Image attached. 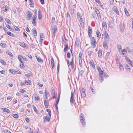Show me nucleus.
Masks as SVG:
<instances>
[{"label": "nucleus", "mask_w": 133, "mask_h": 133, "mask_svg": "<svg viewBox=\"0 0 133 133\" xmlns=\"http://www.w3.org/2000/svg\"><path fill=\"white\" fill-rule=\"evenodd\" d=\"M80 120L82 125L83 127L85 126V122L84 117L82 114H81L80 115Z\"/></svg>", "instance_id": "obj_1"}, {"label": "nucleus", "mask_w": 133, "mask_h": 133, "mask_svg": "<svg viewBox=\"0 0 133 133\" xmlns=\"http://www.w3.org/2000/svg\"><path fill=\"white\" fill-rule=\"evenodd\" d=\"M74 58V56H72L71 61L70 63H69V61L68 60H67V63L68 66H69L71 65V68L72 69H74L75 66L73 59Z\"/></svg>", "instance_id": "obj_2"}, {"label": "nucleus", "mask_w": 133, "mask_h": 133, "mask_svg": "<svg viewBox=\"0 0 133 133\" xmlns=\"http://www.w3.org/2000/svg\"><path fill=\"white\" fill-rule=\"evenodd\" d=\"M37 16L36 14H34L33 16L32 19V23L34 26H35L36 24V20Z\"/></svg>", "instance_id": "obj_3"}, {"label": "nucleus", "mask_w": 133, "mask_h": 133, "mask_svg": "<svg viewBox=\"0 0 133 133\" xmlns=\"http://www.w3.org/2000/svg\"><path fill=\"white\" fill-rule=\"evenodd\" d=\"M91 44L93 48H95L96 45V42L95 39L93 38L91 39Z\"/></svg>", "instance_id": "obj_4"}, {"label": "nucleus", "mask_w": 133, "mask_h": 133, "mask_svg": "<svg viewBox=\"0 0 133 133\" xmlns=\"http://www.w3.org/2000/svg\"><path fill=\"white\" fill-rule=\"evenodd\" d=\"M44 103L46 108H48L49 105V102L47 97H45L44 99Z\"/></svg>", "instance_id": "obj_5"}, {"label": "nucleus", "mask_w": 133, "mask_h": 133, "mask_svg": "<svg viewBox=\"0 0 133 133\" xmlns=\"http://www.w3.org/2000/svg\"><path fill=\"white\" fill-rule=\"evenodd\" d=\"M125 59L128 63L130 65L133 67V62L130 60V58L128 57L125 56Z\"/></svg>", "instance_id": "obj_6"}, {"label": "nucleus", "mask_w": 133, "mask_h": 133, "mask_svg": "<svg viewBox=\"0 0 133 133\" xmlns=\"http://www.w3.org/2000/svg\"><path fill=\"white\" fill-rule=\"evenodd\" d=\"M32 16V14L31 12L29 11H28V13L26 16V19L28 20H30V17H31Z\"/></svg>", "instance_id": "obj_7"}, {"label": "nucleus", "mask_w": 133, "mask_h": 133, "mask_svg": "<svg viewBox=\"0 0 133 133\" xmlns=\"http://www.w3.org/2000/svg\"><path fill=\"white\" fill-rule=\"evenodd\" d=\"M86 95L85 92L84 90V89H82V92L81 93V98H82L83 99L85 97Z\"/></svg>", "instance_id": "obj_8"}, {"label": "nucleus", "mask_w": 133, "mask_h": 133, "mask_svg": "<svg viewBox=\"0 0 133 133\" xmlns=\"http://www.w3.org/2000/svg\"><path fill=\"white\" fill-rule=\"evenodd\" d=\"M113 10L118 15H119V13L118 11V10L116 6H114L112 8Z\"/></svg>", "instance_id": "obj_9"}, {"label": "nucleus", "mask_w": 133, "mask_h": 133, "mask_svg": "<svg viewBox=\"0 0 133 133\" xmlns=\"http://www.w3.org/2000/svg\"><path fill=\"white\" fill-rule=\"evenodd\" d=\"M52 34L54 35V37L55 36V34L57 31V27L56 26H54L52 27Z\"/></svg>", "instance_id": "obj_10"}, {"label": "nucleus", "mask_w": 133, "mask_h": 133, "mask_svg": "<svg viewBox=\"0 0 133 133\" xmlns=\"http://www.w3.org/2000/svg\"><path fill=\"white\" fill-rule=\"evenodd\" d=\"M109 36L107 34V32H105L104 33V38L105 39V41H107L108 40Z\"/></svg>", "instance_id": "obj_11"}, {"label": "nucleus", "mask_w": 133, "mask_h": 133, "mask_svg": "<svg viewBox=\"0 0 133 133\" xmlns=\"http://www.w3.org/2000/svg\"><path fill=\"white\" fill-rule=\"evenodd\" d=\"M51 64L52 66V69L54 68L55 65H54V62L53 58L52 57H51Z\"/></svg>", "instance_id": "obj_12"}, {"label": "nucleus", "mask_w": 133, "mask_h": 133, "mask_svg": "<svg viewBox=\"0 0 133 133\" xmlns=\"http://www.w3.org/2000/svg\"><path fill=\"white\" fill-rule=\"evenodd\" d=\"M99 74L101 75H103V72L101 69L99 67L97 68Z\"/></svg>", "instance_id": "obj_13"}, {"label": "nucleus", "mask_w": 133, "mask_h": 133, "mask_svg": "<svg viewBox=\"0 0 133 133\" xmlns=\"http://www.w3.org/2000/svg\"><path fill=\"white\" fill-rule=\"evenodd\" d=\"M119 27L121 31H124V27L123 24H121L119 25Z\"/></svg>", "instance_id": "obj_14"}, {"label": "nucleus", "mask_w": 133, "mask_h": 133, "mask_svg": "<svg viewBox=\"0 0 133 133\" xmlns=\"http://www.w3.org/2000/svg\"><path fill=\"white\" fill-rule=\"evenodd\" d=\"M33 35L34 37H35L37 36V32L35 29L34 28L32 29Z\"/></svg>", "instance_id": "obj_15"}, {"label": "nucleus", "mask_w": 133, "mask_h": 133, "mask_svg": "<svg viewBox=\"0 0 133 133\" xmlns=\"http://www.w3.org/2000/svg\"><path fill=\"white\" fill-rule=\"evenodd\" d=\"M107 42V41H104L103 42V47L105 49H107L108 48V45L106 43Z\"/></svg>", "instance_id": "obj_16"}, {"label": "nucleus", "mask_w": 133, "mask_h": 133, "mask_svg": "<svg viewBox=\"0 0 133 133\" xmlns=\"http://www.w3.org/2000/svg\"><path fill=\"white\" fill-rule=\"evenodd\" d=\"M37 58V61L39 63H42L43 62V60L39 57H37V56H35Z\"/></svg>", "instance_id": "obj_17"}, {"label": "nucleus", "mask_w": 133, "mask_h": 133, "mask_svg": "<svg viewBox=\"0 0 133 133\" xmlns=\"http://www.w3.org/2000/svg\"><path fill=\"white\" fill-rule=\"evenodd\" d=\"M34 96L35 100L38 101L40 99V98L37 94H35Z\"/></svg>", "instance_id": "obj_18"}, {"label": "nucleus", "mask_w": 133, "mask_h": 133, "mask_svg": "<svg viewBox=\"0 0 133 133\" xmlns=\"http://www.w3.org/2000/svg\"><path fill=\"white\" fill-rule=\"evenodd\" d=\"M104 77L103 75L99 76V81L101 83L102 82L103 80Z\"/></svg>", "instance_id": "obj_19"}, {"label": "nucleus", "mask_w": 133, "mask_h": 133, "mask_svg": "<svg viewBox=\"0 0 133 133\" xmlns=\"http://www.w3.org/2000/svg\"><path fill=\"white\" fill-rule=\"evenodd\" d=\"M96 34L97 37L98 38H99L101 37V34L98 30H97L96 32Z\"/></svg>", "instance_id": "obj_20"}, {"label": "nucleus", "mask_w": 133, "mask_h": 133, "mask_svg": "<svg viewBox=\"0 0 133 133\" xmlns=\"http://www.w3.org/2000/svg\"><path fill=\"white\" fill-rule=\"evenodd\" d=\"M98 56L99 57L101 58L102 56V50L100 49L98 52Z\"/></svg>", "instance_id": "obj_21"}, {"label": "nucleus", "mask_w": 133, "mask_h": 133, "mask_svg": "<svg viewBox=\"0 0 133 133\" xmlns=\"http://www.w3.org/2000/svg\"><path fill=\"white\" fill-rule=\"evenodd\" d=\"M29 4L30 6L33 7L34 6V3L32 0H29Z\"/></svg>", "instance_id": "obj_22"}, {"label": "nucleus", "mask_w": 133, "mask_h": 133, "mask_svg": "<svg viewBox=\"0 0 133 133\" xmlns=\"http://www.w3.org/2000/svg\"><path fill=\"white\" fill-rule=\"evenodd\" d=\"M1 109L3 110V111L6 112L7 113H9L10 112V110L6 108H1Z\"/></svg>", "instance_id": "obj_23"}, {"label": "nucleus", "mask_w": 133, "mask_h": 133, "mask_svg": "<svg viewBox=\"0 0 133 133\" xmlns=\"http://www.w3.org/2000/svg\"><path fill=\"white\" fill-rule=\"evenodd\" d=\"M19 45L23 47H25L26 46V44L23 42H20L19 43Z\"/></svg>", "instance_id": "obj_24"}, {"label": "nucleus", "mask_w": 133, "mask_h": 133, "mask_svg": "<svg viewBox=\"0 0 133 133\" xmlns=\"http://www.w3.org/2000/svg\"><path fill=\"white\" fill-rule=\"evenodd\" d=\"M89 64L94 69H95V65L93 62L90 61L89 62Z\"/></svg>", "instance_id": "obj_25"}, {"label": "nucleus", "mask_w": 133, "mask_h": 133, "mask_svg": "<svg viewBox=\"0 0 133 133\" xmlns=\"http://www.w3.org/2000/svg\"><path fill=\"white\" fill-rule=\"evenodd\" d=\"M80 23V25L81 26V27L83 28L84 27V25L83 22V20L82 19H80V21H79Z\"/></svg>", "instance_id": "obj_26"}, {"label": "nucleus", "mask_w": 133, "mask_h": 133, "mask_svg": "<svg viewBox=\"0 0 133 133\" xmlns=\"http://www.w3.org/2000/svg\"><path fill=\"white\" fill-rule=\"evenodd\" d=\"M68 44H66L65 45V47L64 49V51L65 52L68 50Z\"/></svg>", "instance_id": "obj_27"}, {"label": "nucleus", "mask_w": 133, "mask_h": 133, "mask_svg": "<svg viewBox=\"0 0 133 133\" xmlns=\"http://www.w3.org/2000/svg\"><path fill=\"white\" fill-rule=\"evenodd\" d=\"M50 118L49 116L48 117L47 116H45L43 117V119H45L47 121L49 122L50 121Z\"/></svg>", "instance_id": "obj_28"}, {"label": "nucleus", "mask_w": 133, "mask_h": 133, "mask_svg": "<svg viewBox=\"0 0 133 133\" xmlns=\"http://www.w3.org/2000/svg\"><path fill=\"white\" fill-rule=\"evenodd\" d=\"M0 45L3 48H6L7 46L6 44L4 43H1L0 44Z\"/></svg>", "instance_id": "obj_29"}, {"label": "nucleus", "mask_w": 133, "mask_h": 133, "mask_svg": "<svg viewBox=\"0 0 133 133\" xmlns=\"http://www.w3.org/2000/svg\"><path fill=\"white\" fill-rule=\"evenodd\" d=\"M110 54L109 52H108L107 53L105 57V58L106 60L107 61L109 57L110 56Z\"/></svg>", "instance_id": "obj_30"}, {"label": "nucleus", "mask_w": 133, "mask_h": 133, "mask_svg": "<svg viewBox=\"0 0 133 133\" xmlns=\"http://www.w3.org/2000/svg\"><path fill=\"white\" fill-rule=\"evenodd\" d=\"M77 16L78 18L79 17L80 19H82V17L81 14L78 12L77 14Z\"/></svg>", "instance_id": "obj_31"}, {"label": "nucleus", "mask_w": 133, "mask_h": 133, "mask_svg": "<svg viewBox=\"0 0 133 133\" xmlns=\"http://www.w3.org/2000/svg\"><path fill=\"white\" fill-rule=\"evenodd\" d=\"M18 58L20 62L21 61H23L22 60H23V56L21 55H18Z\"/></svg>", "instance_id": "obj_32"}, {"label": "nucleus", "mask_w": 133, "mask_h": 133, "mask_svg": "<svg viewBox=\"0 0 133 133\" xmlns=\"http://www.w3.org/2000/svg\"><path fill=\"white\" fill-rule=\"evenodd\" d=\"M51 92L52 94V95H55V94H56V92L55 90V89L53 88H52L51 89Z\"/></svg>", "instance_id": "obj_33"}, {"label": "nucleus", "mask_w": 133, "mask_h": 133, "mask_svg": "<svg viewBox=\"0 0 133 133\" xmlns=\"http://www.w3.org/2000/svg\"><path fill=\"white\" fill-rule=\"evenodd\" d=\"M0 62L4 65H6V62L2 59H0Z\"/></svg>", "instance_id": "obj_34"}, {"label": "nucleus", "mask_w": 133, "mask_h": 133, "mask_svg": "<svg viewBox=\"0 0 133 133\" xmlns=\"http://www.w3.org/2000/svg\"><path fill=\"white\" fill-rule=\"evenodd\" d=\"M122 54L123 55V56H124L125 54H126L127 53V51L125 49H124L122 51Z\"/></svg>", "instance_id": "obj_35"}, {"label": "nucleus", "mask_w": 133, "mask_h": 133, "mask_svg": "<svg viewBox=\"0 0 133 133\" xmlns=\"http://www.w3.org/2000/svg\"><path fill=\"white\" fill-rule=\"evenodd\" d=\"M24 82L25 83V84H26L28 85L30 84L31 83L30 81L28 79L27 80H25Z\"/></svg>", "instance_id": "obj_36"}, {"label": "nucleus", "mask_w": 133, "mask_h": 133, "mask_svg": "<svg viewBox=\"0 0 133 133\" xmlns=\"http://www.w3.org/2000/svg\"><path fill=\"white\" fill-rule=\"evenodd\" d=\"M124 11L126 15L127 16H128V15H129V13L127 9L125 8H124Z\"/></svg>", "instance_id": "obj_37"}, {"label": "nucleus", "mask_w": 133, "mask_h": 133, "mask_svg": "<svg viewBox=\"0 0 133 133\" xmlns=\"http://www.w3.org/2000/svg\"><path fill=\"white\" fill-rule=\"evenodd\" d=\"M42 18V15L41 14V12L40 10L38 12V19L40 20Z\"/></svg>", "instance_id": "obj_38"}, {"label": "nucleus", "mask_w": 133, "mask_h": 133, "mask_svg": "<svg viewBox=\"0 0 133 133\" xmlns=\"http://www.w3.org/2000/svg\"><path fill=\"white\" fill-rule=\"evenodd\" d=\"M79 64L80 67H81L82 66V59H78Z\"/></svg>", "instance_id": "obj_39"}, {"label": "nucleus", "mask_w": 133, "mask_h": 133, "mask_svg": "<svg viewBox=\"0 0 133 133\" xmlns=\"http://www.w3.org/2000/svg\"><path fill=\"white\" fill-rule=\"evenodd\" d=\"M125 68L126 69H127V72H129L130 71V68L128 65L127 64L126 65Z\"/></svg>", "instance_id": "obj_40"}, {"label": "nucleus", "mask_w": 133, "mask_h": 133, "mask_svg": "<svg viewBox=\"0 0 133 133\" xmlns=\"http://www.w3.org/2000/svg\"><path fill=\"white\" fill-rule=\"evenodd\" d=\"M7 6H4L3 7L2 9L3 11H7Z\"/></svg>", "instance_id": "obj_41"}, {"label": "nucleus", "mask_w": 133, "mask_h": 133, "mask_svg": "<svg viewBox=\"0 0 133 133\" xmlns=\"http://www.w3.org/2000/svg\"><path fill=\"white\" fill-rule=\"evenodd\" d=\"M74 101V98H70V102L72 105H73L72 104L73 103Z\"/></svg>", "instance_id": "obj_42"}, {"label": "nucleus", "mask_w": 133, "mask_h": 133, "mask_svg": "<svg viewBox=\"0 0 133 133\" xmlns=\"http://www.w3.org/2000/svg\"><path fill=\"white\" fill-rule=\"evenodd\" d=\"M118 65L119 67V68L121 70H122L123 69V66L121 63H119Z\"/></svg>", "instance_id": "obj_43"}, {"label": "nucleus", "mask_w": 133, "mask_h": 133, "mask_svg": "<svg viewBox=\"0 0 133 133\" xmlns=\"http://www.w3.org/2000/svg\"><path fill=\"white\" fill-rule=\"evenodd\" d=\"M46 111L48 112V114L49 115V116H50V117H51V111L50 109H47L46 110Z\"/></svg>", "instance_id": "obj_44"}, {"label": "nucleus", "mask_w": 133, "mask_h": 133, "mask_svg": "<svg viewBox=\"0 0 133 133\" xmlns=\"http://www.w3.org/2000/svg\"><path fill=\"white\" fill-rule=\"evenodd\" d=\"M6 33L8 35H9L10 36L12 37L14 36V35L10 32H7Z\"/></svg>", "instance_id": "obj_45"}, {"label": "nucleus", "mask_w": 133, "mask_h": 133, "mask_svg": "<svg viewBox=\"0 0 133 133\" xmlns=\"http://www.w3.org/2000/svg\"><path fill=\"white\" fill-rule=\"evenodd\" d=\"M102 25L104 28H107V25L106 23L105 22H103L102 23Z\"/></svg>", "instance_id": "obj_46"}, {"label": "nucleus", "mask_w": 133, "mask_h": 133, "mask_svg": "<svg viewBox=\"0 0 133 133\" xmlns=\"http://www.w3.org/2000/svg\"><path fill=\"white\" fill-rule=\"evenodd\" d=\"M9 71L11 73L14 74L16 72V71L11 69L9 70Z\"/></svg>", "instance_id": "obj_47"}, {"label": "nucleus", "mask_w": 133, "mask_h": 133, "mask_svg": "<svg viewBox=\"0 0 133 133\" xmlns=\"http://www.w3.org/2000/svg\"><path fill=\"white\" fill-rule=\"evenodd\" d=\"M82 52L81 51L80 52H79V56H78V59H82Z\"/></svg>", "instance_id": "obj_48"}, {"label": "nucleus", "mask_w": 133, "mask_h": 133, "mask_svg": "<svg viewBox=\"0 0 133 133\" xmlns=\"http://www.w3.org/2000/svg\"><path fill=\"white\" fill-rule=\"evenodd\" d=\"M88 32H90L91 33L92 32V28L90 26H88Z\"/></svg>", "instance_id": "obj_49"}, {"label": "nucleus", "mask_w": 133, "mask_h": 133, "mask_svg": "<svg viewBox=\"0 0 133 133\" xmlns=\"http://www.w3.org/2000/svg\"><path fill=\"white\" fill-rule=\"evenodd\" d=\"M5 21L7 22V23H8L10 24L11 23V21H10L9 20V19L7 18H5Z\"/></svg>", "instance_id": "obj_50"}, {"label": "nucleus", "mask_w": 133, "mask_h": 133, "mask_svg": "<svg viewBox=\"0 0 133 133\" xmlns=\"http://www.w3.org/2000/svg\"><path fill=\"white\" fill-rule=\"evenodd\" d=\"M12 116L15 118H17L18 117V115L16 114H13L12 115Z\"/></svg>", "instance_id": "obj_51"}, {"label": "nucleus", "mask_w": 133, "mask_h": 133, "mask_svg": "<svg viewBox=\"0 0 133 133\" xmlns=\"http://www.w3.org/2000/svg\"><path fill=\"white\" fill-rule=\"evenodd\" d=\"M6 54H8L10 56H13V55L9 51H7L6 52Z\"/></svg>", "instance_id": "obj_52"}, {"label": "nucleus", "mask_w": 133, "mask_h": 133, "mask_svg": "<svg viewBox=\"0 0 133 133\" xmlns=\"http://www.w3.org/2000/svg\"><path fill=\"white\" fill-rule=\"evenodd\" d=\"M59 97L60 96H58V98L56 100V104H58L59 101Z\"/></svg>", "instance_id": "obj_53"}, {"label": "nucleus", "mask_w": 133, "mask_h": 133, "mask_svg": "<svg viewBox=\"0 0 133 133\" xmlns=\"http://www.w3.org/2000/svg\"><path fill=\"white\" fill-rule=\"evenodd\" d=\"M32 108H33L34 109V111L35 112H36L37 111V110L35 107L34 105H32Z\"/></svg>", "instance_id": "obj_54"}, {"label": "nucleus", "mask_w": 133, "mask_h": 133, "mask_svg": "<svg viewBox=\"0 0 133 133\" xmlns=\"http://www.w3.org/2000/svg\"><path fill=\"white\" fill-rule=\"evenodd\" d=\"M44 35L43 33H41L40 34V38H44Z\"/></svg>", "instance_id": "obj_55"}, {"label": "nucleus", "mask_w": 133, "mask_h": 133, "mask_svg": "<svg viewBox=\"0 0 133 133\" xmlns=\"http://www.w3.org/2000/svg\"><path fill=\"white\" fill-rule=\"evenodd\" d=\"M52 22L53 23H55V18L54 17H52V18L51 20Z\"/></svg>", "instance_id": "obj_56"}, {"label": "nucleus", "mask_w": 133, "mask_h": 133, "mask_svg": "<svg viewBox=\"0 0 133 133\" xmlns=\"http://www.w3.org/2000/svg\"><path fill=\"white\" fill-rule=\"evenodd\" d=\"M67 57L68 58H69L70 57V54L69 52H68L67 54Z\"/></svg>", "instance_id": "obj_57"}, {"label": "nucleus", "mask_w": 133, "mask_h": 133, "mask_svg": "<svg viewBox=\"0 0 133 133\" xmlns=\"http://www.w3.org/2000/svg\"><path fill=\"white\" fill-rule=\"evenodd\" d=\"M98 3L99 4V6L101 7V8H103V5L100 1Z\"/></svg>", "instance_id": "obj_58"}, {"label": "nucleus", "mask_w": 133, "mask_h": 133, "mask_svg": "<svg viewBox=\"0 0 133 133\" xmlns=\"http://www.w3.org/2000/svg\"><path fill=\"white\" fill-rule=\"evenodd\" d=\"M48 93V92L46 90L45 92V97H47V94Z\"/></svg>", "instance_id": "obj_59"}, {"label": "nucleus", "mask_w": 133, "mask_h": 133, "mask_svg": "<svg viewBox=\"0 0 133 133\" xmlns=\"http://www.w3.org/2000/svg\"><path fill=\"white\" fill-rule=\"evenodd\" d=\"M116 63H119V60L117 56L116 57Z\"/></svg>", "instance_id": "obj_60"}, {"label": "nucleus", "mask_w": 133, "mask_h": 133, "mask_svg": "<svg viewBox=\"0 0 133 133\" xmlns=\"http://www.w3.org/2000/svg\"><path fill=\"white\" fill-rule=\"evenodd\" d=\"M95 12L97 15L100 13L99 11L97 9H95Z\"/></svg>", "instance_id": "obj_61"}, {"label": "nucleus", "mask_w": 133, "mask_h": 133, "mask_svg": "<svg viewBox=\"0 0 133 133\" xmlns=\"http://www.w3.org/2000/svg\"><path fill=\"white\" fill-rule=\"evenodd\" d=\"M21 63L20 64V67H23V66H24V63L23 61H21L20 62Z\"/></svg>", "instance_id": "obj_62"}, {"label": "nucleus", "mask_w": 133, "mask_h": 133, "mask_svg": "<svg viewBox=\"0 0 133 133\" xmlns=\"http://www.w3.org/2000/svg\"><path fill=\"white\" fill-rule=\"evenodd\" d=\"M97 14H96L95 12H93L92 13V15L93 17L94 18H95Z\"/></svg>", "instance_id": "obj_63"}, {"label": "nucleus", "mask_w": 133, "mask_h": 133, "mask_svg": "<svg viewBox=\"0 0 133 133\" xmlns=\"http://www.w3.org/2000/svg\"><path fill=\"white\" fill-rule=\"evenodd\" d=\"M92 52V51H88V54L89 56H90L91 55V54Z\"/></svg>", "instance_id": "obj_64"}]
</instances>
